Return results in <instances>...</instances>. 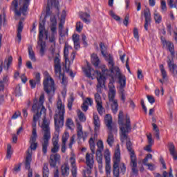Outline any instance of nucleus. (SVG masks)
Returning a JSON list of instances; mask_svg holds the SVG:
<instances>
[{"mask_svg":"<svg viewBox=\"0 0 177 177\" xmlns=\"http://www.w3.org/2000/svg\"><path fill=\"white\" fill-rule=\"evenodd\" d=\"M12 154H13V151H12V145H10V144H8L7 145L6 158H11Z\"/></svg>","mask_w":177,"mask_h":177,"instance_id":"a19ab883","label":"nucleus"},{"mask_svg":"<svg viewBox=\"0 0 177 177\" xmlns=\"http://www.w3.org/2000/svg\"><path fill=\"white\" fill-rule=\"evenodd\" d=\"M54 71L56 77H58L61 80V84L62 85H67V77L64 76V73H62V64H60V54L57 53L54 58Z\"/></svg>","mask_w":177,"mask_h":177,"instance_id":"423d86ee","label":"nucleus"},{"mask_svg":"<svg viewBox=\"0 0 177 177\" xmlns=\"http://www.w3.org/2000/svg\"><path fill=\"white\" fill-rule=\"evenodd\" d=\"M96 160L98 164H103V155L102 152L96 151Z\"/></svg>","mask_w":177,"mask_h":177,"instance_id":"e433bc0d","label":"nucleus"},{"mask_svg":"<svg viewBox=\"0 0 177 177\" xmlns=\"http://www.w3.org/2000/svg\"><path fill=\"white\" fill-rule=\"evenodd\" d=\"M28 55L30 60H32V62H37V59L35 58V53L32 50V46H29L28 48Z\"/></svg>","mask_w":177,"mask_h":177,"instance_id":"7c9ffc66","label":"nucleus"},{"mask_svg":"<svg viewBox=\"0 0 177 177\" xmlns=\"http://www.w3.org/2000/svg\"><path fill=\"white\" fill-rule=\"evenodd\" d=\"M120 162H121V151L120 145H117L113 158V174L114 177H120Z\"/></svg>","mask_w":177,"mask_h":177,"instance_id":"0eeeda50","label":"nucleus"},{"mask_svg":"<svg viewBox=\"0 0 177 177\" xmlns=\"http://www.w3.org/2000/svg\"><path fill=\"white\" fill-rule=\"evenodd\" d=\"M73 103H74V96L71 95L69 99L68 100V109L69 110H71Z\"/></svg>","mask_w":177,"mask_h":177,"instance_id":"a18cd8bd","label":"nucleus"},{"mask_svg":"<svg viewBox=\"0 0 177 177\" xmlns=\"http://www.w3.org/2000/svg\"><path fill=\"white\" fill-rule=\"evenodd\" d=\"M90 149L93 154H95V140H93V138H91L89 140Z\"/></svg>","mask_w":177,"mask_h":177,"instance_id":"4c0bfd02","label":"nucleus"},{"mask_svg":"<svg viewBox=\"0 0 177 177\" xmlns=\"http://www.w3.org/2000/svg\"><path fill=\"white\" fill-rule=\"evenodd\" d=\"M61 172L63 176H68L70 174V166L68 165V163H64L63 165H62Z\"/></svg>","mask_w":177,"mask_h":177,"instance_id":"393cba45","label":"nucleus"},{"mask_svg":"<svg viewBox=\"0 0 177 177\" xmlns=\"http://www.w3.org/2000/svg\"><path fill=\"white\" fill-rule=\"evenodd\" d=\"M100 49H101V53H102V55L104 56V57L106 58V62H107V60H109V56H111V55L109 54V55L107 56V55L106 54V50L107 48H106V46H104V44L100 43Z\"/></svg>","mask_w":177,"mask_h":177,"instance_id":"c756f323","label":"nucleus"},{"mask_svg":"<svg viewBox=\"0 0 177 177\" xmlns=\"http://www.w3.org/2000/svg\"><path fill=\"white\" fill-rule=\"evenodd\" d=\"M92 63L93 66H95V67H97V66H99V63H100V60L99 59V57H95L93 58Z\"/></svg>","mask_w":177,"mask_h":177,"instance_id":"bf43d9fd","label":"nucleus"},{"mask_svg":"<svg viewBox=\"0 0 177 177\" xmlns=\"http://www.w3.org/2000/svg\"><path fill=\"white\" fill-rule=\"evenodd\" d=\"M66 125L68 129H74V122L73 121V119L68 118L66 120Z\"/></svg>","mask_w":177,"mask_h":177,"instance_id":"c9c22d12","label":"nucleus"},{"mask_svg":"<svg viewBox=\"0 0 177 177\" xmlns=\"http://www.w3.org/2000/svg\"><path fill=\"white\" fill-rule=\"evenodd\" d=\"M131 160V165L132 167L131 171L133 172V174H134V175H137L138 174V161L136 158H135L134 161H132V158H130Z\"/></svg>","mask_w":177,"mask_h":177,"instance_id":"c85d7f7f","label":"nucleus"},{"mask_svg":"<svg viewBox=\"0 0 177 177\" xmlns=\"http://www.w3.org/2000/svg\"><path fill=\"white\" fill-rule=\"evenodd\" d=\"M111 110H112L113 114H117V112L118 111V100L112 101Z\"/></svg>","mask_w":177,"mask_h":177,"instance_id":"72a5a7b5","label":"nucleus"},{"mask_svg":"<svg viewBox=\"0 0 177 177\" xmlns=\"http://www.w3.org/2000/svg\"><path fill=\"white\" fill-rule=\"evenodd\" d=\"M169 151H170L174 160H177V151L175 150V145L173 143L169 145Z\"/></svg>","mask_w":177,"mask_h":177,"instance_id":"cd10ccee","label":"nucleus"},{"mask_svg":"<svg viewBox=\"0 0 177 177\" xmlns=\"http://www.w3.org/2000/svg\"><path fill=\"white\" fill-rule=\"evenodd\" d=\"M45 102V95L41 94L39 97V101L34 100V104L32 106V113H36L33 115V120L32 123V135L38 136L37 133V122L38 120L41 118V115H43V123L41 124V129L44 131L43 138L41 139V147L43 153L45 155L48 153V147L49 146V140H50V128L49 127V120H46V109L44 106Z\"/></svg>","mask_w":177,"mask_h":177,"instance_id":"f03ea898","label":"nucleus"},{"mask_svg":"<svg viewBox=\"0 0 177 177\" xmlns=\"http://www.w3.org/2000/svg\"><path fill=\"white\" fill-rule=\"evenodd\" d=\"M118 124L123 125L120 127V140L122 143H124L125 140L127 141L126 146L129 152L130 158L134 162L136 155L135 154V151L132 149V142H131V140L128 138V133H129V131L132 129L131 127V119L128 115H126V123L124 124V112L122 111H120L118 114Z\"/></svg>","mask_w":177,"mask_h":177,"instance_id":"7ed1b4c3","label":"nucleus"},{"mask_svg":"<svg viewBox=\"0 0 177 177\" xmlns=\"http://www.w3.org/2000/svg\"><path fill=\"white\" fill-rule=\"evenodd\" d=\"M49 8H55L57 10H59V0H48L46 10Z\"/></svg>","mask_w":177,"mask_h":177,"instance_id":"b1692460","label":"nucleus"},{"mask_svg":"<svg viewBox=\"0 0 177 177\" xmlns=\"http://www.w3.org/2000/svg\"><path fill=\"white\" fill-rule=\"evenodd\" d=\"M78 118L81 122H85L86 121V117H85V114L82 113V111H79L77 113Z\"/></svg>","mask_w":177,"mask_h":177,"instance_id":"58836bf2","label":"nucleus"},{"mask_svg":"<svg viewBox=\"0 0 177 177\" xmlns=\"http://www.w3.org/2000/svg\"><path fill=\"white\" fill-rule=\"evenodd\" d=\"M38 136H31L30 138V150L31 154L32 155V152L31 150H37V147H38V142H37V139Z\"/></svg>","mask_w":177,"mask_h":177,"instance_id":"412c9836","label":"nucleus"},{"mask_svg":"<svg viewBox=\"0 0 177 177\" xmlns=\"http://www.w3.org/2000/svg\"><path fill=\"white\" fill-rule=\"evenodd\" d=\"M91 71L92 70L91 69V68L84 69L86 77H88V78H91L92 77V74L91 73Z\"/></svg>","mask_w":177,"mask_h":177,"instance_id":"6e6d98bb","label":"nucleus"},{"mask_svg":"<svg viewBox=\"0 0 177 177\" xmlns=\"http://www.w3.org/2000/svg\"><path fill=\"white\" fill-rule=\"evenodd\" d=\"M109 92L108 93V97H109V102H114L117 100L114 99L115 97V93H117V91L115 90V86H114L113 82H110L109 84Z\"/></svg>","mask_w":177,"mask_h":177,"instance_id":"ddd939ff","label":"nucleus"},{"mask_svg":"<svg viewBox=\"0 0 177 177\" xmlns=\"http://www.w3.org/2000/svg\"><path fill=\"white\" fill-rule=\"evenodd\" d=\"M108 66L109 69L106 68V65H102L101 70L102 72L97 71V93L94 95L95 102L96 103V109L98 114L100 115H103V113H104V108L103 107V101L102 100V96H100V93H102V88H104L106 84V75H110L112 80H114V76L111 74H114V71L116 77H118V80L119 81V84L121 88H125L127 85V77L121 73V70L118 66H115V63L114 62V57L113 55H109L108 59Z\"/></svg>","mask_w":177,"mask_h":177,"instance_id":"f257e3e1","label":"nucleus"},{"mask_svg":"<svg viewBox=\"0 0 177 177\" xmlns=\"http://www.w3.org/2000/svg\"><path fill=\"white\" fill-rule=\"evenodd\" d=\"M163 46L167 47V50H169V52H170L171 59H174L175 58V48L174 46V44L169 41H163Z\"/></svg>","mask_w":177,"mask_h":177,"instance_id":"f3484780","label":"nucleus"},{"mask_svg":"<svg viewBox=\"0 0 177 177\" xmlns=\"http://www.w3.org/2000/svg\"><path fill=\"white\" fill-rule=\"evenodd\" d=\"M119 168L120 169L121 174H122V175H125V172H127V167L125 166V164L121 163L120 165V167Z\"/></svg>","mask_w":177,"mask_h":177,"instance_id":"864d4df0","label":"nucleus"},{"mask_svg":"<svg viewBox=\"0 0 177 177\" xmlns=\"http://www.w3.org/2000/svg\"><path fill=\"white\" fill-rule=\"evenodd\" d=\"M105 171L107 176L111 174V166L110 163H106Z\"/></svg>","mask_w":177,"mask_h":177,"instance_id":"603ef678","label":"nucleus"},{"mask_svg":"<svg viewBox=\"0 0 177 177\" xmlns=\"http://www.w3.org/2000/svg\"><path fill=\"white\" fill-rule=\"evenodd\" d=\"M70 162L72 168V176L77 177V165H75V154L74 152L71 153Z\"/></svg>","mask_w":177,"mask_h":177,"instance_id":"4468645a","label":"nucleus"},{"mask_svg":"<svg viewBox=\"0 0 177 177\" xmlns=\"http://www.w3.org/2000/svg\"><path fill=\"white\" fill-rule=\"evenodd\" d=\"M64 114H66L64 104H63L61 99H58L57 101V109L54 115L55 127L57 132H59L60 128H63L64 125Z\"/></svg>","mask_w":177,"mask_h":177,"instance_id":"20e7f679","label":"nucleus"},{"mask_svg":"<svg viewBox=\"0 0 177 177\" xmlns=\"http://www.w3.org/2000/svg\"><path fill=\"white\" fill-rule=\"evenodd\" d=\"M95 153H86V168L85 169L86 172L87 173V175H91L92 174V169L93 168V164H95L94 160V155Z\"/></svg>","mask_w":177,"mask_h":177,"instance_id":"9d476101","label":"nucleus"},{"mask_svg":"<svg viewBox=\"0 0 177 177\" xmlns=\"http://www.w3.org/2000/svg\"><path fill=\"white\" fill-rule=\"evenodd\" d=\"M30 1L31 0H20L21 7L19 10H17L19 6V0H13L11 4V9L15 12L17 16H21V13L24 16H26Z\"/></svg>","mask_w":177,"mask_h":177,"instance_id":"39448f33","label":"nucleus"},{"mask_svg":"<svg viewBox=\"0 0 177 177\" xmlns=\"http://www.w3.org/2000/svg\"><path fill=\"white\" fill-rule=\"evenodd\" d=\"M106 142L109 145V146H110V147H113V144L114 143V136L113 135L112 133H108Z\"/></svg>","mask_w":177,"mask_h":177,"instance_id":"473e14b6","label":"nucleus"},{"mask_svg":"<svg viewBox=\"0 0 177 177\" xmlns=\"http://www.w3.org/2000/svg\"><path fill=\"white\" fill-rule=\"evenodd\" d=\"M68 49H73V48L68 45V44H65L64 49V57L65 59V71L69 75L72 77L74 78L75 77V75L73 72V71L70 70L69 68H67V60H68Z\"/></svg>","mask_w":177,"mask_h":177,"instance_id":"9b49d317","label":"nucleus"},{"mask_svg":"<svg viewBox=\"0 0 177 177\" xmlns=\"http://www.w3.org/2000/svg\"><path fill=\"white\" fill-rule=\"evenodd\" d=\"M83 103L88 104V106H92V104H93V100H92L91 97H87Z\"/></svg>","mask_w":177,"mask_h":177,"instance_id":"680f3d73","label":"nucleus"},{"mask_svg":"<svg viewBox=\"0 0 177 177\" xmlns=\"http://www.w3.org/2000/svg\"><path fill=\"white\" fill-rule=\"evenodd\" d=\"M133 34L135 39H136L138 41H139V30L134 28L133 30Z\"/></svg>","mask_w":177,"mask_h":177,"instance_id":"13d9d810","label":"nucleus"},{"mask_svg":"<svg viewBox=\"0 0 177 177\" xmlns=\"http://www.w3.org/2000/svg\"><path fill=\"white\" fill-rule=\"evenodd\" d=\"M80 17L82 20V21H84L86 23V24H89V23H91V20H89L91 15H89V13L81 12H80Z\"/></svg>","mask_w":177,"mask_h":177,"instance_id":"a878e982","label":"nucleus"},{"mask_svg":"<svg viewBox=\"0 0 177 177\" xmlns=\"http://www.w3.org/2000/svg\"><path fill=\"white\" fill-rule=\"evenodd\" d=\"M53 148L51 149V153H57L60 149L59 145V134L55 135L52 139Z\"/></svg>","mask_w":177,"mask_h":177,"instance_id":"dca6fc26","label":"nucleus"},{"mask_svg":"<svg viewBox=\"0 0 177 177\" xmlns=\"http://www.w3.org/2000/svg\"><path fill=\"white\" fill-rule=\"evenodd\" d=\"M93 124L95 125V131L97 132L100 128V120H99L97 113H93Z\"/></svg>","mask_w":177,"mask_h":177,"instance_id":"bb28decb","label":"nucleus"},{"mask_svg":"<svg viewBox=\"0 0 177 177\" xmlns=\"http://www.w3.org/2000/svg\"><path fill=\"white\" fill-rule=\"evenodd\" d=\"M167 65L170 73H171L173 77L177 78V65L174 62V58L167 57Z\"/></svg>","mask_w":177,"mask_h":177,"instance_id":"f8f14e48","label":"nucleus"},{"mask_svg":"<svg viewBox=\"0 0 177 177\" xmlns=\"http://www.w3.org/2000/svg\"><path fill=\"white\" fill-rule=\"evenodd\" d=\"M50 160H53L54 161H59L60 160V154L59 153H55V154H51L50 156Z\"/></svg>","mask_w":177,"mask_h":177,"instance_id":"49530a36","label":"nucleus"},{"mask_svg":"<svg viewBox=\"0 0 177 177\" xmlns=\"http://www.w3.org/2000/svg\"><path fill=\"white\" fill-rule=\"evenodd\" d=\"M159 68H160L161 75L163 80H166V78H168V74L167 73V71H165V68H164V65L160 64L159 66Z\"/></svg>","mask_w":177,"mask_h":177,"instance_id":"f704fd0d","label":"nucleus"},{"mask_svg":"<svg viewBox=\"0 0 177 177\" xmlns=\"http://www.w3.org/2000/svg\"><path fill=\"white\" fill-rule=\"evenodd\" d=\"M15 96H21V87L17 85L15 90Z\"/></svg>","mask_w":177,"mask_h":177,"instance_id":"8fccbe9b","label":"nucleus"},{"mask_svg":"<svg viewBox=\"0 0 177 177\" xmlns=\"http://www.w3.org/2000/svg\"><path fill=\"white\" fill-rule=\"evenodd\" d=\"M109 15L113 17V19H114V20H116V21H120L121 20V17L115 15V13H114L113 11H110Z\"/></svg>","mask_w":177,"mask_h":177,"instance_id":"5fc2aeb1","label":"nucleus"},{"mask_svg":"<svg viewBox=\"0 0 177 177\" xmlns=\"http://www.w3.org/2000/svg\"><path fill=\"white\" fill-rule=\"evenodd\" d=\"M9 85V76L4 75L1 80H0V92L5 91V86Z\"/></svg>","mask_w":177,"mask_h":177,"instance_id":"6ab92c4d","label":"nucleus"},{"mask_svg":"<svg viewBox=\"0 0 177 177\" xmlns=\"http://www.w3.org/2000/svg\"><path fill=\"white\" fill-rule=\"evenodd\" d=\"M31 161H32V155L31 154V150L28 149L25 162L26 169H30L31 168Z\"/></svg>","mask_w":177,"mask_h":177,"instance_id":"aec40b11","label":"nucleus"},{"mask_svg":"<svg viewBox=\"0 0 177 177\" xmlns=\"http://www.w3.org/2000/svg\"><path fill=\"white\" fill-rule=\"evenodd\" d=\"M44 75L45 78L43 82L44 91H46L47 95H49L51 92H53V93H55V80H53V78L50 77L49 73L48 72H45Z\"/></svg>","mask_w":177,"mask_h":177,"instance_id":"1a4fd4ad","label":"nucleus"},{"mask_svg":"<svg viewBox=\"0 0 177 177\" xmlns=\"http://www.w3.org/2000/svg\"><path fill=\"white\" fill-rule=\"evenodd\" d=\"M72 39H73V43L80 42V35H78L77 34L73 35Z\"/></svg>","mask_w":177,"mask_h":177,"instance_id":"e2e57ef3","label":"nucleus"},{"mask_svg":"<svg viewBox=\"0 0 177 177\" xmlns=\"http://www.w3.org/2000/svg\"><path fill=\"white\" fill-rule=\"evenodd\" d=\"M66 10H63L61 15V18L59 24V32L60 37H63V28H64V23H66Z\"/></svg>","mask_w":177,"mask_h":177,"instance_id":"2eb2a0df","label":"nucleus"},{"mask_svg":"<svg viewBox=\"0 0 177 177\" xmlns=\"http://www.w3.org/2000/svg\"><path fill=\"white\" fill-rule=\"evenodd\" d=\"M104 121L107 128L111 131L113 129V118L111 117V115L106 114L104 118Z\"/></svg>","mask_w":177,"mask_h":177,"instance_id":"5701e85b","label":"nucleus"},{"mask_svg":"<svg viewBox=\"0 0 177 177\" xmlns=\"http://www.w3.org/2000/svg\"><path fill=\"white\" fill-rule=\"evenodd\" d=\"M97 151L102 153V151H103V150L104 149V146L103 145V141H102L100 140H98V142H97Z\"/></svg>","mask_w":177,"mask_h":177,"instance_id":"37998d69","label":"nucleus"},{"mask_svg":"<svg viewBox=\"0 0 177 177\" xmlns=\"http://www.w3.org/2000/svg\"><path fill=\"white\" fill-rule=\"evenodd\" d=\"M50 166L52 167V168H55L56 165L57 164V162L56 160H50Z\"/></svg>","mask_w":177,"mask_h":177,"instance_id":"774afa93","label":"nucleus"},{"mask_svg":"<svg viewBox=\"0 0 177 177\" xmlns=\"http://www.w3.org/2000/svg\"><path fill=\"white\" fill-rule=\"evenodd\" d=\"M75 138H74V136H72V137L71 138L70 142H69V144H68V147H69V149H73V143H75Z\"/></svg>","mask_w":177,"mask_h":177,"instance_id":"338daca9","label":"nucleus"},{"mask_svg":"<svg viewBox=\"0 0 177 177\" xmlns=\"http://www.w3.org/2000/svg\"><path fill=\"white\" fill-rule=\"evenodd\" d=\"M45 23H46V19H44L39 24V41L37 44L40 46L41 56L45 55V48H46L45 41H42L44 38V31H45Z\"/></svg>","mask_w":177,"mask_h":177,"instance_id":"6e6552de","label":"nucleus"},{"mask_svg":"<svg viewBox=\"0 0 177 177\" xmlns=\"http://www.w3.org/2000/svg\"><path fill=\"white\" fill-rule=\"evenodd\" d=\"M13 62V57L12 56L8 57V59L5 60V63L7 66V70H9V67H10V64H12Z\"/></svg>","mask_w":177,"mask_h":177,"instance_id":"09e8293b","label":"nucleus"},{"mask_svg":"<svg viewBox=\"0 0 177 177\" xmlns=\"http://www.w3.org/2000/svg\"><path fill=\"white\" fill-rule=\"evenodd\" d=\"M70 138V135L68 134V132H64L62 135V147H61V151L62 153H66V150H67L66 144L67 141L68 140V138Z\"/></svg>","mask_w":177,"mask_h":177,"instance_id":"a211bd4d","label":"nucleus"},{"mask_svg":"<svg viewBox=\"0 0 177 177\" xmlns=\"http://www.w3.org/2000/svg\"><path fill=\"white\" fill-rule=\"evenodd\" d=\"M147 137L149 145H153L154 140H153V137H152L151 134L147 135Z\"/></svg>","mask_w":177,"mask_h":177,"instance_id":"69168bd1","label":"nucleus"},{"mask_svg":"<svg viewBox=\"0 0 177 177\" xmlns=\"http://www.w3.org/2000/svg\"><path fill=\"white\" fill-rule=\"evenodd\" d=\"M83 27H84V25L82 24V22L81 21L77 22L76 31H77V32H81Z\"/></svg>","mask_w":177,"mask_h":177,"instance_id":"3c124183","label":"nucleus"},{"mask_svg":"<svg viewBox=\"0 0 177 177\" xmlns=\"http://www.w3.org/2000/svg\"><path fill=\"white\" fill-rule=\"evenodd\" d=\"M153 131H154V136L158 140H160V129L156 123L152 124Z\"/></svg>","mask_w":177,"mask_h":177,"instance_id":"2f4dec72","label":"nucleus"},{"mask_svg":"<svg viewBox=\"0 0 177 177\" xmlns=\"http://www.w3.org/2000/svg\"><path fill=\"white\" fill-rule=\"evenodd\" d=\"M77 138L78 139H85L86 136H88L87 132H84L82 131V125L81 124L77 123Z\"/></svg>","mask_w":177,"mask_h":177,"instance_id":"4be33fe9","label":"nucleus"},{"mask_svg":"<svg viewBox=\"0 0 177 177\" xmlns=\"http://www.w3.org/2000/svg\"><path fill=\"white\" fill-rule=\"evenodd\" d=\"M160 8L162 12H167V3L165 2V1H161Z\"/></svg>","mask_w":177,"mask_h":177,"instance_id":"052dcab7","label":"nucleus"},{"mask_svg":"<svg viewBox=\"0 0 177 177\" xmlns=\"http://www.w3.org/2000/svg\"><path fill=\"white\" fill-rule=\"evenodd\" d=\"M144 16L145 17V20L151 21V14H150V10H149V8H147L145 10Z\"/></svg>","mask_w":177,"mask_h":177,"instance_id":"79ce46f5","label":"nucleus"},{"mask_svg":"<svg viewBox=\"0 0 177 177\" xmlns=\"http://www.w3.org/2000/svg\"><path fill=\"white\" fill-rule=\"evenodd\" d=\"M154 20H155L156 23H157L158 24H160V23H161V21L162 20L161 15L160 14H158V12H157V11H156L154 12Z\"/></svg>","mask_w":177,"mask_h":177,"instance_id":"ea45409f","label":"nucleus"},{"mask_svg":"<svg viewBox=\"0 0 177 177\" xmlns=\"http://www.w3.org/2000/svg\"><path fill=\"white\" fill-rule=\"evenodd\" d=\"M50 26H57V20L55 15H52L50 18Z\"/></svg>","mask_w":177,"mask_h":177,"instance_id":"de8ad7c7","label":"nucleus"},{"mask_svg":"<svg viewBox=\"0 0 177 177\" xmlns=\"http://www.w3.org/2000/svg\"><path fill=\"white\" fill-rule=\"evenodd\" d=\"M23 21H20L18 25V28H17V32H23Z\"/></svg>","mask_w":177,"mask_h":177,"instance_id":"0e129e2a","label":"nucleus"},{"mask_svg":"<svg viewBox=\"0 0 177 177\" xmlns=\"http://www.w3.org/2000/svg\"><path fill=\"white\" fill-rule=\"evenodd\" d=\"M43 177H49V168L46 165L43 167Z\"/></svg>","mask_w":177,"mask_h":177,"instance_id":"c03bdc74","label":"nucleus"},{"mask_svg":"<svg viewBox=\"0 0 177 177\" xmlns=\"http://www.w3.org/2000/svg\"><path fill=\"white\" fill-rule=\"evenodd\" d=\"M35 80L37 84H39L41 82V73L38 72L35 73Z\"/></svg>","mask_w":177,"mask_h":177,"instance_id":"4d7b16f0","label":"nucleus"}]
</instances>
